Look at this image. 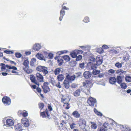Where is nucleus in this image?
<instances>
[{
	"mask_svg": "<svg viewBox=\"0 0 131 131\" xmlns=\"http://www.w3.org/2000/svg\"><path fill=\"white\" fill-rule=\"evenodd\" d=\"M83 88L82 89V91L87 95L89 94L90 92V88L92 85V83L90 82L87 81L83 82Z\"/></svg>",
	"mask_w": 131,
	"mask_h": 131,
	"instance_id": "obj_1",
	"label": "nucleus"
},
{
	"mask_svg": "<svg viewBox=\"0 0 131 131\" xmlns=\"http://www.w3.org/2000/svg\"><path fill=\"white\" fill-rule=\"evenodd\" d=\"M29 61L28 60H25L23 63V65L25 67L23 68V69L26 73L28 74L32 72V70L29 69Z\"/></svg>",
	"mask_w": 131,
	"mask_h": 131,
	"instance_id": "obj_2",
	"label": "nucleus"
},
{
	"mask_svg": "<svg viewBox=\"0 0 131 131\" xmlns=\"http://www.w3.org/2000/svg\"><path fill=\"white\" fill-rule=\"evenodd\" d=\"M83 53V51L81 50H75L71 53L70 55L73 58H75L78 54H82Z\"/></svg>",
	"mask_w": 131,
	"mask_h": 131,
	"instance_id": "obj_3",
	"label": "nucleus"
},
{
	"mask_svg": "<svg viewBox=\"0 0 131 131\" xmlns=\"http://www.w3.org/2000/svg\"><path fill=\"white\" fill-rule=\"evenodd\" d=\"M88 103L91 106H93L96 103V100L95 99L92 97H89L88 100Z\"/></svg>",
	"mask_w": 131,
	"mask_h": 131,
	"instance_id": "obj_4",
	"label": "nucleus"
},
{
	"mask_svg": "<svg viewBox=\"0 0 131 131\" xmlns=\"http://www.w3.org/2000/svg\"><path fill=\"white\" fill-rule=\"evenodd\" d=\"M2 101L6 105H9L11 103V100L8 97H4L2 98Z\"/></svg>",
	"mask_w": 131,
	"mask_h": 131,
	"instance_id": "obj_5",
	"label": "nucleus"
},
{
	"mask_svg": "<svg viewBox=\"0 0 131 131\" xmlns=\"http://www.w3.org/2000/svg\"><path fill=\"white\" fill-rule=\"evenodd\" d=\"M21 122L22 124L25 127H28L29 125V121L26 118L22 119L21 120Z\"/></svg>",
	"mask_w": 131,
	"mask_h": 131,
	"instance_id": "obj_6",
	"label": "nucleus"
},
{
	"mask_svg": "<svg viewBox=\"0 0 131 131\" xmlns=\"http://www.w3.org/2000/svg\"><path fill=\"white\" fill-rule=\"evenodd\" d=\"M86 121L83 119L81 118L79 120V124L81 128H83V127L86 126Z\"/></svg>",
	"mask_w": 131,
	"mask_h": 131,
	"instance_id": "obj_7",
	"label": "nucleus"
},
{
	"mask_svg": "<svg viewBox=\"0 0 131 131\" xmlns=\"http://www.w3.org/2000/svg\"><path fill=\"white\" fill-rule=\"evenodd\" d=\"M64 9L68 10L69 8H67L65 6L63 7L62 8V9L60 11V16L59 18V20L60 21L62 20L63 17L65 15V12Z\"/></svg>",
	"mask_w": 131,
	"mask_h": 131,
	"instance_id": "obj_8",
	"label": "nucleus"
},
{
	"mask_svg": "<svg viewBox=\"0 0 131 131\" xmlns=\"http://www.w3.org/2000/svg\"><path fill=\"white\" fill-rule=\"evenodd\" d=\"M37 79L39 82H44L43 77L40 73H37L36 74Z\"/></svg>",
	"mask_w": 131,
	"mask_h": 131,
	"instance_id": "obj_9",
	"label": "nucleus"
},
{
	"mask_svg": "<svg viewBox=\"0 0 131 131\" xmlns=\"http://www.w3.org/2000/svg\"><path fill=\"white\" fill-rule=\"evenodd\" d=\"M96 64L98 66H99L102 62V58L99 56H97L95 59Z\"/></svg>",
	"mask_w": 131,
	"mask_h": 131,
	"instance_id": "obj_10",
	"label": "nucleus"
},
{
	"mask_svg": "<svg viewBox=\"0 0 131 131\" xmlns=\"http://www.w3.org/2000/svg\"><path fill=\"white\" fill-rule=\"evenodd\" d=\"M6 125L7 126H13L14 124V121L12 119H9L6 121Z\"/></svg>",
	"mask_w": 131,
	"mask_h": 131,
	"instance_id": "obj_11",
	"label": "nucleus"
},
{
	"mask_svg": "<svg viewBox=\"0 0 131 131\" xmlns=\"http://www.w3.org/2000/svg\"><path fill=\"white\" fill-rule=\"evenodd\" d=\"M30 79L32 82L38 85L39 86V83L36 80L35 77L33 75H30Z\"/></svg>",
	"mask_w": 131,
	"mask_h": 131,
	"instance_id": "obj_12",
	"label": "nucleus"
},
{
	"mask_svg": "<svg viewBox=\"0 0 131 131\" xmlns=\"http://www.w3.org/2000/svg\"><path fill=\"white\" fill-rule=\"evenodd\" d=\"M63 71V68H57L54 70V72L55 75H56L58 74L60 72H62Z\"/></svg>",
	"mask_w": 131,
	"mask_h": 131,
	"instance_id": "obj_13",
	"label": "nucleus"
},
{
	"mask_svg": "<svg viewBox=\"0 0 131 131\" xmlns=\"http://www.w3.org/2000/svg\"><path fill=\"white\" fill-rule=\"evenodd\" d=\"M41 46L39 43H36L34 45L33 48L35 50L39 51L41 48Z\"/></svg>",
	"mask_w": 131,
	"mask_h": 131,
	"instance_id": "obj_14",
	"label": "nucleus"
},
{
	"mask_svg": "<svg viewBox=\"0 0 131 131\" xmlns=\"http://www.w3.org/2000/svg\"><path fill=\"white\" fill-rule=\"evenodd\" d=\"M36 56L38 59L40 60H44L45 61L46 60L45 58H44L43 55L41 54L38 53L36 55Z\"/></svg>",
	"mask_w": 131,
	"mask_h": 131,
	"instance_id": "obj_15",
	"label": "nucleus"
},
{
	"mask_svg": "<svg viewBox=\"0 0 131 131\" xmlns=\"http://www.w3.org/2000/svg\"><path fill=\"white\" fill-rule=\"evenodd\" d=\"M70 99L68 97H67L65 98H62V101L64 104H66L67 105H69L68 103Z\"/></svg>",
	"mask_w": 131,
	"mask_h": 131,
	"instance_id": "obj_16",
	"label": "nucleus"
},
{
	"mask_svg": "<svg viewBox=\"0 0 131 131\" xmlns=\"http://www.w3.org/2000/svg\"><path fill=\"white\" fill-rule=\"evenodd\" d=\"M22 128V126L20 124L16 125L15 126V129L17 131H23V130Z\"/></svg>",
	"mask_w": 131,
	"mask_h": 131,
	"instance_id": "obj_17",
	"label": "nucleus"
},
{
	"mask_svg": "<svg viewBox=\"0 0 131 131\" xmlns=\"http://www.w3.org/2000/svg\"><path fill=\"white\" fill-rule=\"evenodd\" d=\"M83 75L85 78L88 79L91 77V74L89 71H85L84 72Z\"/></svg>",
	"mask_w": 131,
	"mask_h": 131,
	"instance_id": "obj_18",
	"label": "nucleus"
},
{
	"mask_svg": "<svg viewBox=\"0 0 131 131\" xmlns=\"http://www.w3.org/2000/svg\"><path fill=\"white\" fill-rule=\"evenodd\" d=\"M46 114L47 115V116L45 114V112H42L41 113L40 115L42 116L43 117H47L49 119H50L49 116L48 115V111L47 110H46Z\"/></svg>",
	"mask_w": 131,
	"mask_h": 131,
	"instance_id": "obj_19",
	"label": "nucleus"
},
{
	"mask_svg": "<svg viewBox=\"0 0 131 131\" xmlns=\"http://www.w3.org/2000/svg\"><path fill=\"white\" fill-rule=\"evenodd\" d=\"M66 76L67 79L71 81L74 80L76 77L75 75L70 76L67 73L66 74Z\"/></svg>",
	"mask_w": 131,
	"mask_h": 131,
	"instance_id": "obj_20",
	"label": "nucleus"
},
{
	"mask_svg": "<svg viewBox=\"0 0 131 131\" xmlns=\"http://www.w3.org/2000/svg\"><path fill=\"white\" fill-rule=\"evenodd\" d=\"M116 81V80L115 77H111L109 79V82L111 84H114Z\"/></svg>",
	"mask_w": 131,
	"mask_h": 131,
	"instance_id": "obj_21",
	"label": "nucleus"
},
{
	"mask_svg": "<svg viewBox=\"0 0 131 131\" xmlns=\"http://www.w3.org/2000/svg\"><path fill=\"white\" fill-rule=\"evenodd\" d=\"M81 93V91L80 89H78L76 90L73 92L74 95L76 97L79 96L80 95Z\"/></svg>",
	"mask_w": 131,
	"mask_h": 131,
	"instance_id": "obj_22",
	"label": "nucleus"
},
{
	"mask_svg": "<svg viewBox=\"0 0 131 131\" xmlns=\"http://www.w3.org/2000/svg\"><path fill=\"white\" fill-rule=\"evenodd\" d=\"M64 78V76L62 74L59 75L57 77L58 80L60 81H62Z\"/></svg>",
	"mask_w": 131,
	"mask_h": 131,
	"instance_id": "obj_23",
	"label": "nucleus"
},
{
	"mask_svg": "<svg viewBox=\"0 0 131 131\" xmlns=\"http://www.w3.org/2000/svg\"><path fill=\"white\" fill-rule=\"evenodd\" d=\"M69 82L68 81L66 80L64 81L63 84L65 88L67 89L69 88Z\"/></svg>",
	"mask_w": 131,
	"mask_h": 131,
	"instance_id": "obj_24",
	"label": "nucleus"
},
{
	"mask_svg": "<svg viewBox=\"0 0 131 131\" xmlns=\"http://www.w3.org/2000/svg\"><path fill=\"white\" fill-rule=\"evenodd\" d=\"M126 73V71H124L122 69H119L117 71V74L119 75H124Z\"/></svg>",
	"mask_w": 131,
	"mask_h": 131,
	"instance_id": "obj_25",
	"label": "nucleus"
},
{
	"mask_svg": "<svg viewBox=\"0 0 131 131\" xmlns=\"http://www.w3.org/2000/svg\"><path fill=\"white\" fill-rule=\"evenodd\" d=\"M45 67L44 66H39L37 67L36 69L38 71L43 72Z\"/></svg>",
	"mask_w": 131,
	"mask_h": 131,
	"instance_id": "obj_26",
	"label": "nucleus"
},
{
	"mask_svg": "<svg viewBox=\"0 0 131 131\" xmlns=\"http://www.w3.org/2000/svg\"><path fill=\"white\" fill-rule=\"evenodd\" d=\"M72 114L74 117L76 118H79L80 115V114L77 111H74L73 112Z\"/></svg>",
	"mask_w": 131,
	"mask_h": 131,
	"instance_id": "obj_27",
	"label": "nucleus"
},
{
	"mask_svg": "<svg viewBox=\"0 0 131 131\" xmlns=\"http://www.w3.org/2000/svg\"><path fill=\"white\" fill-rule=\"evenodd\" d=\"M90 123L91 124V128L92 129H95L97 128V126L95 123L91 122Z\"/></svg>",
	"mask_w": 131,
	"mask_h": 131,
	"instance_id": "obj_28",
	"label": "nucleus"
},
{
	"mask_svg": "<svg viewBox=\"0 0 131 131\" xmlns=\"http://www.w3.org/2000/svg\"><path fill=\"white\" fill-rule=\"evenodd\" d=\"M42 88L43 89L44 92L45 93H46L50 91V89L48 86H42Z\"/></svg>",
	"mask_w": 131,
	"mask_h": 131,
	"instance_id": "obj_29",
	"label": "nucleus"
},
{
	"mask_svg": "<svg viewBox=\"0 0 131 131\" xmlns=\"http://www.w3.org/2000/svg\"><path fill=\"white\" fill-rule=\"evenodd\" d=\"M117 81L118 84H121L122 82V77L120 76H118L117 77Z\"/></svg>",
	"mask_w": 131,
	"mask_h": 131,
	"instance_id": "obj_30",
	"label": "nucleus"
},
{
	"mask_svg": "<svg viewBox=\"0 0 131 131\" xmlns=\"http://www.w3.org/2000/svg\"><path fill=\"white\" fill-rule=\"evenodd\" d=\"M6 67L7 68L9 69H13L15 70H17V68L16 67L14 66H9L8 65H7L6 66Z\"/></svg>",
	"mask_w": 131,
	"mask_h": 131,
	"instance_id": "obj_31",
	"label": "nucleus"
},
{
	"mask_svg": "<svg viewBox=\"0 0 131 131\" xmlns=\"http://www.w3.org/2000/svg\"><path fill=\"white\" fill-rule=\"evenodd\" d=\"M122 127L123 128V130L124 131H130L131 130V128L129 127L128 126H125L124 127L123 126H122Z\"/></svg>",
	"mask_w": 131,
	"mask_h": 131,
	"instance_id": "obj_32",
	"label": "nucleus"
},
{
	"mask_svg": "<svg viewBox=\"0 0 131 131\" xmlns=\"http://www.w3.org/2000/svg\"><path fill=\"white\" fill-rule=\"evenodd\" d=\"M63 59L66 61H70V58L68 56H63Z\"/></svg>",
	"mask_w": 131,
	"mask_h": 131,
	"instance_id": "obj_33",
	"label": "nucleus"
},
{
	"mask_svg": "<svg viewBox=\"0 0 131 131\" xmlns=\"http://www.w3.org/2000/svg\"><path fill=\"white\" fill-rule=\"evenodd\" d=\"M36 60L35 58H33L31 60L30 62V64L32 66H33L35 65V64L36 62Z\"/></svg>",
	"mask_w": 131,
	"mask_h": 131,
	"instance_id": "obj_34",
	"label": "nucleus"
},
{
	"mask_svg": "<svg viewBox=\"0 0 131 131\" xmlns=\"http://www.w3.org/2000/svg\"><path fill=\"white\" fill-rule=\"evenodd\" d=\"M120 86L121 88L123 89H126L127 87V86L125 83H121Z\"/></svg>",
	"mask_w": 131,
	"mask_h": 131,
	"instance_id": "obj_35",
	"label": "nucleus"
},
{
	"mask_svg": "<svg viewBox=\"0 0 131 131\" xmlns=\"http://www.w3.org/2000/svg\"><path fill=\"white\" fill-rule=\"evenodd\" d=\"M99 73L100 71H99L95 69L93 70L92 71L93 74L95 75L99 74Z\"/></svg>",
	"mask_w": 131,
	"mask_h": 131,
	"instance_id": "obj_36",
	"label": "nucleus"
},
{
	"mask_svg": "<svg viewBox=\"0 0 131 131\" xmlns=\"http://www.w3.org/2000/svg\"><path fill=\"white\" fill-rule=\"evenodd\" d=\"M54 86L59 88H61L60 83L59 82H56Z\"/></svg>",
	"mask_w": 131,
	"mask_h": 131,
	"instance_id": "obj_37",
	"label": "nucleus"
},
{
	"mask_svg": "<svg viewBox=\"0 0 131 131\" xmlns=\"http://www.w3.org/2000/svg\"><path fill=\"white\" fill-rule=\"evenodd\" d=\"M44 68L45 69L42 72L45 75L48 73V69L47 67H45V68Z\"/></svg>",
	"mask_w": 131,
	"mask_h": 131,
	"instance_id": "obj_38",
	"label": "nucleus"
},
{
	"mask_svg": "<svg viewBox=\"0 0 131 131\" xmlns=\"http://www.w3.org/2000/svg\"><path fill=\"white\" fill-rule=\"evenodd\" d=\"M96 50H97V52L99 53H103L104 52L103 50L101 49V48H97L96 49Z\"/></svg>",
	"mask_w": 131,
	"mask_h": 131,
	"instance_id": "obj_39",
	"label": "nucleus"
},
{
	"mask_svg": "<svg viewBox=\"0 0 131 131\" xmlns=\"http://www.w3.org/2000/svg\"><path fill=\"white\" fill-rule=\"evenodd\" d=\"M97 64L96 63L92 64L91 66V68L92 69H96L97 67L98 66Z\"/></svg>",
	"mask_w": 131,
	"mask_h": 131,
	"instance_id": "obj_40",
	"label": "nucleus"
},
{
	"mask_svg": "<svg viewBox=\"0 0 131 131\" xmlns=\"http://www.w3.org/2000/svg\"><path fill=\"white\" fill-rule=\"evenodd\" d=\"M22 114L23 115L24 117H26L28 115V113L25 110H24L22 112Z\"/></svg>",
	"mask_w": 131,
	"mask_h": 131,
	"instance_id": "obj_41",
	"label": "nucleus"
},
{
	"mask_svg": "<svg viewBox=\"0 0 131 131\" xmlns=\"http://www.w3.org/2000/svg\"><path fill=\"white\" fill-rule=\"evenodd\" d=\"M76 60L77 61H78L81 60L82 58V56L81 55H79L78 56L76 57Z\"/></svg>",
	"mask_w": 131,
	"mask_h": 131,
	"instance_id": "obj_42",
	"label": "nucleus"
},
{
	"mask_svg": "<svg viewBox=\"0 0 131 131\" xmlns=\"http://www.w3.org/2000/svg\"><path fill=\"white\" fill-rule=\"evenodd\" d=\"M125 80L128 82H130L131 81V77L130 76H127L125 78Z\"/></svg>",
	"mask_w": 131,
	"mask_h": 131,
	"instance_id": "obj_43",
	"label": "nucleus"
},
{
	"mask_svg": "<svg viewBox=\"0 0 131 131\" xmlns=\"http://www.w3.org/2000/svg\"><path fill=\"white\" fill-rule=\"evenodd\" d=\"M57 61L59 63V65L60 66L62 65V64L63 63V60L61 59H58Z\"/></svg>",
	"mask_w": 131,
	"mask_h": 131,
	"instance_id": "obj_44",
	"label": "nucleus"
},
{
	"mask_svg": "<svg viewBox=\"0 0 131 131\" xmlns=\"http://www.w3.org/2000/svg\"><path fill=\"white\" fill-rule=\"evenodd\" d=\"M15 55L16 57L20 58L21 56V54L17 52L15 53Z\"/></svg>",
	"mask_w": 131,
	"mask_h": 131,
	"instance_id": "obj_45",
	"label": "nucleus"
},
{
	"mask_svg": "<svg viewBox=\"0 0 131 131\" xmlns=\"http://www.w3.org/2000/svg\"><path fill=\"white\" fill-rule=\"evenodd\" d=\"M115 65L116 67H118V68H120L122 67L121 64L119 62L116 63L115 64Z\"/></svg>",
	"mask_w": 131,
	"mask_h": 131,
	"instance_id": "obj_46",
	"label": "nucleus"
},
{
	"mask_svg": "<svg viewBox=\"0 0 131 131\" xmlns=\"http://www.w3.org/2000/svg\"><path fill=\"white\" fill-rule=\"evenodd\" d=\"M83 21L85 23H88L89 21V18L88 17H85Z\"/></svg>",
	"mask_w": 131,
	"mask_h": 131,
	"instance_id": "obj_47",
	"label": "nucleus"
},
{
	"mask_svg": "<svg viewBox=\"0 0 131 131\" xmlns=\"http://www.w3.org/2000/svg\"><path fill=\"white\" fill-rule=\"evenodd\" d=\"M4 52L7 54H11L13 53V52L12 51L5 50L4 51Z\"/></svg>",
	"mask_w": 131,
	"mask_h": 131,
	"instance_id": "obj_48",
	"label": "nucleus"
},
{
	"mask_svg": "<svg viewBox=\"0 0 131 131\" xmlns=\"http://www.w3.org/2000/svg\"><path fill=\"white\" fill-rule=\"evenodd\" d=\"M108 126V124L107 123H104L102 126V127H103V128L105 129H106L107 128V126Z\"/></svg>",
	"mask_w": 131,
	"mask_h": 131,
	"instance_id": "obj_49",
	"label": "nucleus"
},
{
	"mask_svg": "<svg viewBox=\"0 0 131 131\" xmlns=\"http://www.w3.org/2000/svg\"><path fill=\"white\" fill-rule=\"evenodd\" d=\"M85 129V131H89L90 128L89 126H85L83 127Z\"/></svg>",
	"mask_w": 131,
	"mask_h": 131,
	"instance_id": "obj_50",
	"label": "nucleus"
},
{
	"mask_svg": "<svg viewBox=\"0 0 131 131\" xmlns=\"http://www.w3.org/2000/svg\"><path fill=\"white\" fill-rule=\"evenodd\" d=\"M84 63H82L80 64L79 67L81 68L82 69H83L84 67Z\"/></svg>",
	"mask_w": 131,
	"mask_h": 131,
	"instance_id": "obj_51",
	"label": "nucleus"
},
{
	"mask_svg": "<svg viewBox=\"0 0 131 131\" xmlns=\"http://www.w3.org/2000/svg\"><path fill=\"white\" fill-rule=\"evenodd\" d=\"M48 56L49 58L50 59H52L53 57V55L52 53H48Z\"/></svg>",
	"mask_w": 131,
	"mask_h": 131,
	"instance_id": "obj_52",
	"label": "nucleus"
},
{
	"mask_svg": "<svg viewBox=\"0 0 131 131\" xmlns=\"http://www.w3.org/2000/svg\"><path fill=\"white\" fill-rule=\"evenodd\" d=\"M75 124L74 123H72L70 125V128L72 129L75 127Z\"/></svg>",
	"mask_w": 131,
	"mask_h": 131,
	"instance_id": "obj_53",
	"label": "nucleus"
},
{
	"mask_svg": "<svg viewBox=\"0 0 131 131\" xmlns=\"http://www.w3.org/2000/svg\"><path fill=\"white\" fill-rule=\"evenodd\" d=\"M77 85L76 84L74 83H73L71 85V86L72 88H75L77 87Z\"/></svg>",
	"mask_w": 131,
	"mask_h": 131,
	"instance_id": "obj_54",
	"label": "nucleus"
},
{
	"mask_svg": "<svg viewBox=\"0 0 131 131\" xmlns=\"http://www.w3.org/2000/svg\"><path fill=\"white\" fill-rule=\"evenodd\" d=\"M108 72L111 73L113 74L114 73L115 71L114 70L111 69L108 71Z\"/></svg>",
	"mask_w": 131,
	"mask_h": 131,
	"instance_id": "obj_55",
	"label": "nucleus"
},
{
	"mask_svg": "<svg viewBox=\"0 0 131 131\" xmlns=\"http://www.w3.org/2000/svg\"><path fill=\"white\" fill-rule=\"evenodd\" d=\"M44 104L43 103H41L39 105V108L42 109L44 107Z\"/></svg>",
	"mask_w": 131,
	"mask_h": 131,
	"instance_id": "obj_56",
	"label": "nucleus"
},
{
	"mask_svg": "<svg viewBox=\"0 0 131 131\" xmlns=\"http://www.w3.org/2000/svg\"><path fill=\"white\" fill-rule=\"evenodd\" d=\"M2 69H5L6 66L5 65L4 63H1Z\"/></svg>",
	"mask_w": 131,
	"mask_h": 131,
	"instance_id": "obj_57",
	"label": "nucleus"
},
{
	"mask_svg": "<svg viewBox=\"0 0 131 131\" xmlns=\"http://www.w3.org/2000/svg\"><path fill=\"white\" fill-rule=\"evenodd\" d=\"M106 129H105L103 128V127H101L99 131H105Z\"/></svg>",
	"mask_w": 131,
	"mask_h": 131,
	"instance_id": "obj_58",
	"label": "nucleus"
},
{
	"mask_svg": "<svg viewBox=\"0 0 131 131\" xmlns=\"http://www.w3.org/2000/svg\"><path fill=\"white\" fill-rule=\"evenodd\" d=\"M96 114L99 116H102V113L99 112H97Z\"/></svg>",
	"mask_w": 131,
	"mask_h": 131,
	"instance_id": "obj_59",
	"label": "nucleus"
},
{
	"mask_svg": "<svg viewBox=\"0 0 131 131\" xmlns=\"http://www.w3.org/2000/svg\"><path fill=\"white\" fill-rule=\"evenodd\" d=\"M71 63L73 64L72 65L71 64V66L72 67H74L76 65V63L75 61H73Z\"/></svg>",
	"mask_w": 131,
	"mask_h": 131,
	"instance_id": "obj_60",
	"label": "nucleus"
},
{
	"mask_svg": "<svg viewBox=\"0 0 131 131\" xmlns=\"http://www.w3.org/2000/svg\"><path fill=\"white\" fill-rule=\"evenodd\" d=\"M104 75V74L103 73H101L99 75V77L100 78H101L103 77Z\"/></svg>",
	"mask_w": 131,
	"mask_h": 131,
	"instance_id": "obj_61",
	"label": "nucleus"
},
{
	"mask_svg": "<svg viewBox=\"0 0 131 131\" xmlns=\"http://www.w3.org/2000/svg\"><path fill=\"white\" fill-rule=\"evenodd\" d=\"M102 47L104 49H107L108 48V47L107 46L105 45H103Z\"/></svg>",
	"mask_w": 131,
	"mask_h": 131,
	"instance_id": "obj_62",
	"label": "nucleus"
},
{
	"mask_svg": "<svg viewBox=\"0 0 131 131\" xmlns=\"http://www.w3.org/2000/svg\"><path fill=\"white\" fill-rule=\"evenodd\" d=\"M48 83L47 82H45L44 83L43 85L42 86H48Z\"/></svg>",
	"mask_w": 131,
	"mask_h": 131,
	"instance_id": "obj_63",
	"label": "nucleus"
},
{
	"mask_svg": "<svg viewBox=\"0 0 131 131\" xmlns=\"http://www.w3.org/2000/svg\"><path fill=\"white\" fill-rule=\"evenodd\" d=\"M37 91L39 93H41V90L40 88H37L36 89Z\"/></svg>",
	"mask_w": 131,
	"mask_h": 131,
	"instance_id": "obj_64",
	"label": "nucleus"
}]
</instances>
